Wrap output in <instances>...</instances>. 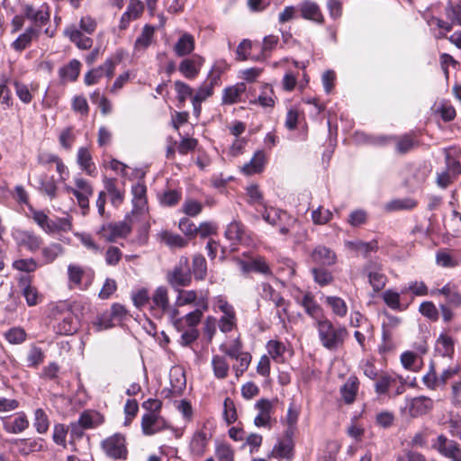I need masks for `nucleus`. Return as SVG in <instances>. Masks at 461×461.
Masks as SVG:
<instances>
[{
	"label": "nucleus",
	"instance_id": "f257e3e1",
	"mask_svg": "<svg viewBox=\"0 0 461 461\" xmlns=\"http://www.w3.org/2000/svg\"><path fill=\"white\" fill-rule=\"evenodd\" d=\"M149 313L156 320L167 317L176 330L181 329L182 319H178L179 311L176 305L170 303L168 289L165 286H158L152 292Z\"/></svg>",
	"mask_w": 461,
	"mask_h": 461
},
{
	"label": "nucleus",
	"instance_id": "f03ea898",
	"mask_svg": "<svg viewBox=\"0 0 461 461\" xmlns=\"http://www.w3.org/2000/svg\"><path fill=\"white\" fill-rule=\"evenodd\" d=\"M319 340L323 348L335 351L344 344L348 336L343 325H334L330 320L323 317L315 321Z\"/></svg>",
	"mask_w": 461,
	"mask_h": 461
},
{
	"label": "nucleus",
	"instance_id": "7ed1b4c3",
	"mask_svg": "<svg viewBox=\"0 0 461 461\" xmlns=\"http://www.w3.org/2000/svg\"><path fill=\"white\" fill-rule=\"evenodd\" d=\"M96 22L89 15L83 16L79 22V28L70 24L64 29V35L69 39L78 49L89 50L93 45V40L84 35L93 34L96 29Z\"/></svg>",
	"mask_w": 461,
	"mask_h": 461
},
{
	"label": "nucleus",
	"instance_id": "20e7f679",
	"mask_svg": "<svg viewBox=\"0 0 461 461\" xmlns=\"http://www.w3.org/2000/svg\"><path fill=\"white\" fill-rule=\"evenodd\" d=\"M263 209L261 212L263 220L271 225L279 226V232L283 235L288 234L297 222L295 218L281 209L267 206L266 204Z\"/></svg>",
	"mask_w": 461,
	"mask_h": 461
},
{
	"label": "nucleus",
	"instance_id": "39448f33",
	"mask_svg": "<svg viewBox=\"0 0 461 461\" xmlns=\"http://www.w3.org/2000/svg\"><path fill=\"white\" fill-rule=\"evenodd\" d=\"M277 399L261 398L254 404V409L257 411V415L254 418V425L257 428H265L270 429L276 422L273 417L275 413V406Z\"/></svg>",
	"mask_w": 461,
	"mask_h": 461
},
{
	"label": "nucleus",
	"instance_id": "423d86ee",
	"mask_svg": "<svg viewBox=\"0 0 461 461\" xmlns=\"http://www.w3.org/2000/svg\"><path fill=\"white\" fill-rule=\"evenodd\" d=\"M363 274L366 276L374 295L381 292L388 282L383 265L375 260H370L364 265Z\"/></svg>",
	"mask_w": 461,
	"mask_h": 461
},
{
	"label": "nucleus",
	"instance_id": "0eeeda50",
	"mask_svg": "<svg viewBox=\"0 0 461 461\" xmlns=\"http://www.w3.org/2000/svg\"><path fill=\"white\" fill-rule=\"evenodd\" d=\"M102 449L111 458L126 459L128 450L125 436L122 433H114L106 438L101 443Z\"/></svg>",
	"mask_w": 461,
	"mask_h": 461
},
{
	"label": "nucleus",
	"instance_id": "6e6552de",
	"mask_svg": "<svg viewBox=\"0 0 461 461\" xmlns=\"http://www.w3.org/2000/svg\"><path fill=\"white\" fill-rule=\"evenodd\" d=\"M375 384V391L379 395L389 393L391 388L395 387L394 395L402 394L404 392V380L402 376L394 374L383 373L377 377Z\"/></svg>",
	"mask_w": 461,
	"mask_h": 461
},
{
	"label": "nucleus",
	"instance_id": "1a4fd4ad",
	"mask_svg": "<svg viewBox=\"0 0 461 461\" xmlns=\"http://www.w3.org/2000/svg\"><path fill=\"white\" fill-rule=\"evenodd\" d=\"M432 447L451 461H461V447L457 442L447 438L443 434L438 436Z\"/></svg>",
	"mask_w": 461,
	"mask_h": 461
},
{
	"label": "nucleus",
	"instance_id": "9d476101",
	"mask_svg": "<svg viewBox=\"0 0 461 461\" xmlns=\"http://www.w3.org/2000/svg\"><path fill=\"white\" fill-rule=\"evenodd\" d=\"M169 284L176 288L187 286L191 283V273L187 258H181L178 264L167 276Z\"/></svg>",
	"mask_w": 461,
	"mask_h": 461
},
{
	"label": "nucleus",
	"instance_id": "9b49d317",
	"mask_svg": "<svg viewBox=\"0 0 461 461\" xmlns=\"http://www.w3.org/2000/svg\"><path fill=\"white\" fill-rule=\"evenodd\" d=\"M194 303L202 310H208V292L194 290H180L176 298V306Z\"/></svg>",
	"mask_w": 461,
	"mask_h": 461
},
{
	"label": "nucleus",
	"instance_id": "f8f14e48",
	"mask_svg": "<svg viewBox=\"0 0 461 461\" xmlns=\"http://www.w3.org/2000/svg\"><path fill=\"white\" fill-rule=\"evenodd\" d=\"M131 231L130 224L124 221L104 224L99 234L106 241L113 242L117 239L127 237Z\"/></svg>",
	"mask_w": 461,
	"mask_h": 461
},
{
	"label": "nucleus",
	"instance_id": "ddd939ff",
	"mask_svg": "<svg viewBox=\"0 0 461 461\" xmlns=\"http://www.w3.org/2000/svg\"><path fill=\"white\" fill-rule=\"evenodd\" d=\"M204 59L194 54L191 58L183 59L178 65V71L187 79H194L200 73Z\"/></svg>",
	"mask_w": 461,
	"mask_h": 461
},
{
	"label": "nucleus",
	"instance_id": "4468645a",
	"mask_svg": "<svg viewBox=\"0 0 461 461\" xmlns=\"http://www.w3.org/2000/svg\"><path fill=\"white\" fill-rule=\"evenodd\" d=\"M300 17L317 24H323L324 16L319 5L312 0H303L298 4Z\"/></svg>",
	"mask_w": 461,
	"mask_h": 461
},
{
	"label": "nucleus",
	"instance_id": "2eb2a0df",
	"mask_svg": "<svg viewBox=\"0 0 461 461\" xmlns=\"http://www.w3.org/2000/svg\"><path fill=\"white\" fill-rule=\"evenodd\" d=\"M13 237L20 247H25L31 252L38 250L42 243V239L30 230H16L13 233Z\"/></svg>",
	"mask_w": 461,
	"mask_h": 461
},
{
	"label": "nucleus",
	"instance_id": "dca6fc26",
	"mask_svg": "<svg viewBox=\"0 0 461 461\" xmlns=\"http://www.w3.org/2000/svg\"><path fill=\"white\" fill-rule=\"evenodd\" d=\"M260 294L262 298L272 301L278 308L276 314L280 319V321L285 322L282 312H286L285 301V299L267 283L261 284Z\"/></svg>",
	"mask_w": 461,
	"mask_h": 461
},
{
	"label": "nucleus",
	"instance_id": "f3484780",
	"mask_svg": "<svg viewBox=\"0 0 461 461\" xmlns=\"http://www.w3.org/2000/svg\"><path fill=\"white\" fill-rule=\"evenodd\" d=\"M165 426L164 420L155 411H148L142 416L141 429L145 435H153Z\"/></svg>",
	"mask_w": 461,
	"mask_h": 461
},
{
	"label": "nucleus",
	"instance_id": "a211bd4d",
	"mask_svg": "<svg viewBox=\"0 0 461 461\" xmlns=\"http://www.w3.org/2000/svg\"><path fill=\"white\" fill-rule=\"evenodd\" d=\"M23 12L25 17L33 22L37 26L45 25L50 21V14L48 5H42L37 10L31 5H25Z\"/></svg>",
	"mask_w": 461,
	"mask_h": 461
},
{
	"label": "nucleus",
	"instance_id": "6ab92c4d",
	"mask_svg": "<svg viewBox=\"0 0 461 461\" xmlns=\"http://www.w3.org/2000/svg\"><path fill=\"white\" fill-rule=\"evenodd\" d=\"M292 435L285 433V438L279 440L273 447L271 456L276 458L291 460L294 456V442Z\"/></svg>",
	"mask_w": 461,
	"mask_h": 461
},
{
	"label": "nucleus",
	"instance_id": "aec40b11",
	"mask_svg": "<svg viewBox=\"0 0 461 461\" xmlns=\"http://www.w3.org/2000/svg\"><path fill=\"white\" fill-rule=\"evenodd\" d=\"M3 428L7 433L19 434L29 428V420L24 412H18L14 419H3Z\"/></svg>",
	"mask_w": 461,
	"mask_h": 461
},
{
	"label": "nucleus",
	"instance_id": "412c9836",
	"mask_svg": "<svg viewBox=\"0 0 461 461\" xmlns=\"http://www.w3.org/2000/svg\"><path fill=\"white\" fill-rule=\"evenodd\" d=\"M404 295L402 294V290L397 292L393 289H387L382 294V299L384 303L392 310L403 312L408 309L410 302L402 301L401 296Z\"/></svg>",
	"mask_w": 461,
	"mask_h": 461
},
{
	"label": "nucleus",
	"instance_id": "4be33fe9",
	"mask_svg": "<svg viewBox=\"0 0 461 461\" xmlns=\"http://www.w3.org/2000/svg\"><path fill=\"white\" fill-rule=\"evenodd\" d=\"M311 259L317 265L332 266L335 264L337 257L335 252L330 249L319 245L312 251Z\"/></svg>",
	"mask_w": 461,
	"mask_h": 461
},
{
	"label": "nucleus",
	"instance_id": "5701e85b",
	"mask_svg": "<svg viewBox=\"0 0 461 461\" xmlns=\"http://www.w3.org/2000/svg\"><path fill=\"white\" fill-rule=\"evenodd\" d=\"M266 164V154L263 150H257L251 159L240 167L245 176L259 174L264 170Z\"/></svg>",
	"mask_w": 461,
	"mask_h": 461
},
{
	"label": "nucleus",
	"instance_id": "b1692460",
	"mask_svg": "<svg viewBox=\"0 0 461 461\" xmlns=\"http://www.w3.org/2000/svg\"><path fill=\"white\" fill-rule=\"evenodd\" d=\"M194 37L189 32H184L175 43L173 50L177 57H185L194 51Z\"/></svg>",
	"mask_w": 461,
	"mask_h": 461
},
{
	"label": "nucleus",
	"instance_id": "393cba45",
	"mask_svg": "<svg viewBox=\"0 0 461 461\" xmlns=\"http://www.w3.org/2000/svg\"><path fill=\"white\" fill-rule=\"evenodd\" d=\"M64 247L57 242H52L41 249L39 258L40 265H50L53 263L59 256L63 255Z\"/></svg>",
	"mask_w": 461,
	"mask_h": 461
},
{
	"label": "nucleus",
	"instance_id": "a878e982",
	"mask_svg": "<svg viewBox=\"0 0 461 461\" xmlns=\"http://www.w3.org/2000/svg\"><path fill=\"white\" fill-rule=\"evenodd\" d=\"M225 237L230 241L243 243L249 240V233L240 221H233L227 226Z\"/></svg>",
	"mask_w": 461,
	"mask_h": 461
},
{
	"label": "nucleus",
	"instance_id": "bb28decb",
	"mask_svg": "<svg viewBox=\"0 0 461 461\" xmlns=\"http://www.w3.org/2000/svg\"><path fill=\"white\" fill-rule=\"evenodd\" d=\"M43 439L41 438H18L14 439V445L20 454L27 456L32 452L41 451L43 449Z\"/></svg>",
	"mask_w": 461,
	"mask_h": 461
},
{
	"label": "nucleus",
	"instance_id": "cd10ccee",
	"mask_svg": "<svg viewBox=\"0 0 461 461\" xmlns=\"http://www.w3.org/2000/svg\"><path fill=\"white\" fill-rule=\"evenodd\" d=\"M77 329V320L71 312H65L55 327L56 332L60 335H72Z\"/></svg>",
	"mask_w": 461,
	"mask_h": 461
},
{
	"label": "nucleus",
	"instance_id": "c85d7f7f",
	"mask_svg": "<svg viewBox=\"0 0 461 461\" xmlns=\"http://www.w3.org/2000/svg\"><path fill=\"white\" fill-rule=\"evenodd\" d=\"M147 188L142 183H137L131 187L132 205L136 212H142L147 207Z\"/></svg>",
	"mask_w": 461,
	"mask_h": 461
},
{
	"label": "nucleus",
	"instance_id": "c756f323",
	"mask_svg": "<svg viewBox=\"0 0 461 461\" xmlns=\"http://www.w3.org/2000/svg\"><path fill=\"white\" fill-rule=\"evenodd\" d=\"M39 33L40 29L29 27L12 42L11 46L14 50L22 51L31 45L32 40L36 39Z\"/></svg>",
	"mask_w": 461,
	"mask_h": 461
},
{
	"label": "nucleus",
	"instance_id": "7c9ffc66",
	"mask_svg": "<svg viewBox=\"0 0 461 461\" xmlns=\"http://www.w3.org/2000/svg\"><path fill=\"white\" fill-rule=\"evenodd\" d=\"M433 406L430 398L425 396L411 399L409 404V412L411 416L417 417L427 413Z\"/></svg>",
	"mask_w": 461,
	"mask_h": 461
},
{
	"label": "nucleus",
	"instance_id": "2f4dec72",
	"mask_svg": "<svg viewBox=\"0 0 461 461\" xmlns=\"http://www.w3.org/2000/svg\"><path fill=\"white\" fill-rule=\"evenodd\" d=\"M211 364L213 375L217 379L222 380L229 375L230 366L225 355H213Z\"/></svg>",
	"mask_w": 461,
	"mask_h": 461
},
{
	"label": "nucleus",
	"instance_id": "473e14b6",
	"mask_svg": "<svg viewBox=\"0 0 461 461\" xmlns=\"http://www.w3.org/2000/svg\"><path fill=\"white\" fill-rule=\"evenodd\" d=\"M158 236L159 240L165 243L171 249L185 248L188 243L186 239L169 230H162L158 234Z\"/></svg>",
	"mask_w": 461,
	"mask_h": 461
},
{
	"label": "nucleus",
	"instance_id": "72a5a7b5",
	"mask_svg": "<svg viewBox=\"0 0 461 461\" xmlns=\"http://www.w3.org/2000/svg\"><path fill=\"white\" fill-rule=\"evenodd\" d=\"M345 246L351 250L361 253L364 257H367L369 253L375 252L378 249L377 241L371 240L365 242L360 240H348Z\"/></svg>",
	"mask_w": 461,
	"mask_h": 461
},
{
	"label": "nucleus",
	"instance_id": "f704fd0d",
	"mask_svg": "<svg viewBox=\"0 0 461 461\" xmlns=\"http://www.w3.org/2000/svg\"><path fill=\"white\" fill-rule=\"evenodd\" d=\"M384 319L382 323V337L384 340H389L395 330L402 323V319L387 312H384Z\"/></svg>",
	"mask_w": 461,
	"mask_h": 461
},
{
	"label": "nucleus",
	"instance_id": "c9c22d12",
	"mask_svg": "<svg viewBox=\"0 0 461 461\" xmlns=\"http://www.w3.org/2000/svg\"><path fill=\"white\" fill-rule=\"evenodd\" d=\"M155 28L151 25L146 24L140 35L136 39L134 43V51H144L152 42L154 37Z\"/></svg>",
	"mask_w": 461,
	"mask_h": 461
},
{
	"label": "nucleus",
	"instance_id": "e433bc0d",
	"mask_svg": "<svg viewBox=\"0 0 461 461\" xmlns=\"http://www.w3.org/2000/svg\"><path fill=\"white\" fill-rule=\"evenodd\" d=\"M77 162L82 170H84L87 175L93 176L95 171V167L92 161V155L87 148L81 147L78 149Z\"/></svg>",
	"mask_w": 461,
	"mask_h": 461
},
{
	"label": "nucleus",
	"instance_id": "4c0bfd02",
	"mask_svg": "<svg viewBox=\"0 0 461 461\" xmlns=\"http://www.w3.org/2000/svg\"><path fill=\"white\" fill-rule=\"evenodd\" d=\"M104 185L106 193L110 195L111 203L114 206H119L124 198V193L116 186L115 178H104Z\"/></svg>",
	"mask_w": 461,
	"mask_h": 461
},
{
	"label": "nucleus",
	"instance_id": "58836bf2",
	"mask_svg": "<svg viewBox=\"0 0 461 461\" xmlns=\"http://www.w3.org/2000/svg\"><path fill=\"white\" fill-rule=\"evenodd\" d=\"M244 84H237L232 86L226 87L222 94V104H233L240 100V95L245 92Z\"/></svg>",
	"mask_w": 461,
	"mask_h": 461
},
{
	"label": "nucleus",
	"instance_id": "ea45409f",
	"mask_svg": "<svg viewBox=\"0 0 461 461\" xmlns=\"http://www.w3.org/2000/svg\"><path fill=\"white\" fill-rule=\"evenodd\" d=\"M358 379L356 376H350L340 389L343 400L347 403H352L355 401L358 391Z\"/></svg>",
	"mask_w": 461,
	"mask_h": 461
},
{
	"label": "nucleus",
	"instance_id": "a19ab883",
	"mask_svg": "<svg viewBox=\"0 0 461 461\" xmlns=\"http://www.w3.org/2000/svg\"><path fill=\"white\" fill-rule=\"evenodd\" d=\"M209 437L203 430L196 431L191 439L190 448L195 455L202 456L207 447Z\"/></svg>",
	"mask_w": 461,
	"mask_h": 461
},
{
	"label": "nucleus",
	"instance_id": "79ce46f5",
	"mask_svg": "<svg viewBox=\"0 0 461 461\" xmlns=\"http://www.w3.org/2000/svg\"><path fill=\"white\" fill-rule=\"evenodd\" d=\"M219 349L231 359L246 352L243 350V343L240 337L232 339L229 345L226 343L221 344Z\"/></svg>",
	"mask_w": 461,
	"mask_h": 461
},
{
	"label": "nucleus",
	"instance_id": "37998d69",
	"mask_svg": "<svg viewBox=\"0 0 461 461\" xmlns=\"http://www.w3.org/2000/svg\"><path fill=\"white\" fill-rule=\"evenodd\" d=\"M324 303L331 309L334 315L339 318L347 315L348 305L342 298L339 296H326Z\"/></svg>",
	"mask_w": 461,
	"mask_h": 461
},
{
	"label": "nucleus",
	"instance_id": "c03bdc74",
	"mask_svg": "<svg viewBox=\"0 0 461 461\" xmlns=\"http://www.w3.org/2000/svg\"><path fill=\"white\" fill-rule=\"evenodd\" d=\"M267 350L269 357L277 363L285 361L284 354L285 352V346L283 342L276 339H271L267 343Z\"/></svg>",
	"mask_w": 461,
	"mask_h": 461
},
{
	"label": "nucleus",
	"instance_id": "a18cd8bd",
	"mask_svg": "<svg viewBox=\"0 0 461 461\" xmlns=\"http://www.w3.org/2000/svg\"><path fill=\"white\" fill-rule=\"evenodd\" d=\"M104 421L103 416L95 411H84L77 422L85 429H93L100 424H102Z\"/></svg>",
	"mask_w": 461,
	"mask_h": 461
},
{
	"label": "nucleus",
	"instance_id": "49530a36",
	"mask_svg": "<svg viewBox=\"0 0 461 461\" xmlns=\"http://www.w3.org/2000/svg\"><path fill=\"white\" fill-rule=\"evenodd\" d=\"M301 305L304 308L308 315L316 319V321L319 320L318 318L321 316V308L311 294L308 293L303 296Z\"/></svg>",
	"mask_w": 461,
	"mask_h": 461
},
{
	"label": "nucleus",
	"instance_id": "de8ad7c7",
	"mask_svg": "<svg viewBox=\"0 0 461 461\" xmlns=\"http://www.w3.org/2000/svg\"><path fill=\"white\" fill-rule=\"evenodd\" d=\"M445 14L449 20L448 23H452V27L454 25L461 26V2L453 3L448 0L445 8Z\"/></svg>",
	"mask_w": 461,
	"mask_h": 461
},
{
	"label": "nucleus",
	"instance_id": "09e8293b",
	"mask_svg": "<svg viewBox=\"0 0 461 461\" xmlns=\"http://www.w3.org/2000/svg\"><path fill=\"white\" fill-rule=\"evenodd\" d=\"M386 143L389 140H395L396 142V151L401 154L407 153L410 151L415 145L414 139L411 134H405L402 137H393V136H386Z\"/></svg>",
	"mask_w": 461,
	"mask_h": 461
},
{
	"label": "nucleus",
	"instance_id": "8fccbe9b",
	"mask_svg": "<svg viewBox=\"0 0 461 461\" xmlns=\"http://www.w3.org/2000/svg\"><path fill=\"white\" fill-rule=\"evenodd\" d=\"M435 349L443 357H450L454 352V341L449 336L441 334L436 341Z\"/></svg>",
	"mask_w": 461,
	"mask_h": 461
},
{
	"label": "nucleus",
	"instance_id": "3c124183",
	"mask_svg": "<svg viewBox=\"0 0 461 461\" xmlns=\"http://www.w3.org/2000/svg\"><path fill=\"white\" fill-rule=\"evenodd\" d=\"M81 63L72 59L68 65L59 69V75L63 79L75 81L79 76Z\"/></svg>",
	"mask_w": 461,
	"mask_h": 461
},
{
	"label": "nucleus",
	"instance_id": "603ef678",
	"mask_svg": "<svg viewBox=\"0 0 461 461\" xmlns=\"http://www.w3.org/2000/svg\"><path fill=\"white\" fill-rule=\"evenodd\" d=\"M410 292L412 295L411 297L410 303L413 300L414 296H425L429 293V289L424 282L422 281H413L410 282L407 285L402 287V294H406Z\"/></svg>",
	"mask_w": 461,
	"mask_h": 461
},
{
	"label": "nucleus",
	"instance_id": "864d4df0",
	"mask_svg": "<svg viewBox=\"0 0 461 461\" xmlns=\"http://www.w3.org/2000/svg\"><path fill=\"white\" fill-rule=\"evenodd\" d=\"M33 426L40 434H45L50 428V420L47 413L41 408H38L34 411Z\"/></svg>",
	"mask_w": 461,
	"mask_h": 461
},
{
	"label": "nucleus",
	"instance_id": "5fc2aeb1",
	"mask_svg": "<svg viewBox=\"0 0 461 461\" xmlns=\"http://www.w3.org/2000/svg\"><path fill=\"white\" fill-rule=\"evenodd\" d=\"M233 359L237 361V364L232 366V370L235 373V376L239 379L248 370L252 356L249 352H245Z\"/></svg>",
	"mask_w": 461,
	"mask_h": 461
},
{
	"label": "nucleus",
	"instance_id": "6e6d98bb",
	"mask_svg": "<svg viewBox=\"0 0 461 461\" xmlns=\"http://www.w3.org/2000/svg\"><path fill=\"white\" fill-rule=\"evenodd\" d=\"M5 339L12 345L23 343L27 339V333L22 327H13L4 334Z\"/></svg>",
	"mask_w": 461,
	"mask_h": 461
},
{
	"label": "nucleus",
	"instance_id": "4d7b16f0",
	"mask_svg": "<svg viewBox=\"0 0 461 461\" xmlns=\"http://www.w3.org/2000/svg\"><path fill=\"white\" fill-rule=\"evenodd\" d=\"M214 455L218 461H234V450L225 442L216 443Z\"/></svg>",
	"mask_w": 461,
	"mask_h": 461
},
{
	"label": "nucleus",
	"instance_id": "13d9d810",
	"mask_svg": "<svg viewBox=\"0 0 461 461\" xmlns=\"http://www.w3.org/2000/svg\"><path fill=\"white\" fill-rule=\"evenodd\" d=\"M332 218L333 212L329 209H324L321 205L312 212V220L316 225L327 224Z\"/></svg>",
	"mask_w": 461,
	"mask_h": 461
},
{
	"label": "nucleus",
	"instance_id": "bf43d9fd",
	"mask_svg": "<svg viewBox=\"0 0 461 461\" xmlns=\"http://www.w3.org/2000/svg\"><path fill=\"white\" fill-rule=\"evenodd\" d=\"M227 63L223 59L216 60L211 70L208 73L207 79L211 80L212 84H221V76L227 69Z\"/></svg>",
	"mask_w": 461,
	"mask_h": 461
},
{
	"label": "nucleus",
	"instance_id": "052dcab7",
	"mask_svg": "<svg viewBox=\"0 0 461 461\" xmlns=\"http://www.w3.org/2000/svg\"><path fill=\"white\" fill-rule=\"evenodd\" d=\"M250 103L258 104L264 108L273 107L275 105L273 89L267 86H265L258 98H256L254 101H250Z\"/></svg>",
	"mask_w": 461,
	"mask_h": 461
},
{
	"label": "nucleus",
	"instance_id": "680f3d73",
	"mask_svg": "<svg viewBox=\"0 0 461 461\" xmlns=\"http://www.w3.org/2000/svg\"><path fill=\"white\" fill-rule=\"evenodd\" d=\"M300 414V408L294 404V402H291L287 413L285 416V423L288 426L286 432L293 434L294 430L296 427L298 418Z\"/></svg>",
	"mask_w": 461,
	"mask_h": 461
},
{
	"label": "nucleus",
	"instance_id": "e2e57ef3",
	"mask_svg": "<svg viewBox=\"0 0 461 461\" xmlns=\"http://www.w3.org/2000/svg\"><path fill=\"white\" fill-rule=\"evenodd\" d=\"M354 140L357 143H369L377 146H383L386 144V136H368L363 131H356L354 134Z\"/></svg>",
	"mask_w": 461,
	"mask_h": 461
},
{
	"label": "nucleus",
	"instance_id": "0e129e2a",
	"mask_svg": "<svg viewBox=\"0 0 461 461\" xmlns=\"http://www.w3.org/2000/svg\"><path fill=\"white\" fill-rule=\"evenodd\" d=\"M216 86L217 85L212 84L211 80L206 79L205 82L197 89L194 95L192 96V100L203 103L213 94V88Z\"/></svg>",
	"mask_w": 461,
	"mask_h": 461
},
{
	"label": "nucleus",
	"instance_id": "69168bd1",
	"mask_svg": "<svg viewBox=\"0 0 461 461\" xmlns=\"http://www.w3.org/2000/svg\"><path fill=\"white\" fill-rule=\"evenodd\" d=\"M44 357L42 349L35 345H32L27 355V366L36 367L43 362Z\"/></svg>",
	"mask_w": 461,
	"mask_h": 461
},
{
	"label": "nucleus",
	"instance_id": "338daca9",
	"mask_svg": "<svg viewBox=\"0 0 461 461\" xmlns=\"http://www.w3.org/2000/svg\"><path fill=\"white\" fill-rule=\"evenodd\" d=\"M40 192L48 195L50 199H54L57 196V185L53 178H47L46 176L40 179Z\"/></svg>",
	"mask_w": 461,
	"mask_h": 461
},
{
	"label": "nucleus",
	"instance_id": "774afa93",
	"mask_svg": "<svg viewBox=\"0 0 461 461\" xmlns=\"http://www.w3.org/2000/svg\"><path fill=\"white\" fill-rule=\"evenodd\" d=\"M312 274L314 281L321 286L330 285L333 280L332 274L323 267H313Z\"/></svg>",
	"mask_w": 461,
	"mask_h": 461
}]
</instances>
